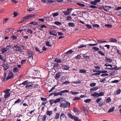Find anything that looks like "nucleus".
I'll list each match as a JSON object with an SVG mask.
<instances>
[{"instance_id": "obj_1", "label": "nucleus", "mask_w": 121, "mask_h": 121, "mask_svg": "<svg viewBox=\"0 0 121 121\" xmlns=\"http://www.w3.org/2000/svg\"><path fill=\"white\" fill-rule=\"evenodd\" d=\"M65 103H62L60 104V107L61 108L63 107L65 108H67V107H69L70 106V103L65 101Z\"/></svg>"}, {"instance_id": "obj_2", "label": "nucleus", "mask_w": 121, "mask_h": 121, "mask_svg": "<svg viewBox=\"0 0 121 121\" xmlns=\"http://www.w3.org/2000/svg\"><path fill=\"white\" fill-rule=\"evenodd\" d=\"M14 77V75L11 71H9L8 76L6 79L8 80L10 79H12Z\"/></svg>"}, {"instance_id": "obj_3", "label": "nucleus", "mask_w": 121, "mask_h": 121, "mask_svg": "<svg viewBox=\"0 0 121 121\" xmlns=\"http://www.w3.org/2000/svg\"><path fill=\"white\" fill-rule=\"evenodd\" d=\"M69 92V90H65L60 91L59 92H55L54 95V97L58 95H63L62 93H68Z\"/></svg>"}, {"instance_id": "obj_4", "label": "nucleus", "mask_w": 121, "mask_h": 121, "mask_svg": "<svg viewBox=\"0 0 121 121\" xmlns=\"http://www.w3.org/2000/svg\"><path fill=\"white\" fill-rule=\"evenodd\" d=\"M72 10L73 9L72 8H68L67 9L66 11H64L63 13L65 15H69L71 13V10Z\"/></svg>"}, {"instance_id": "obj_5", "label": "nucleus", "mask_w": 121, "mask_h": 121, "mask_svg": "<svg viewBox=\"0 0 121 121\" xmlns=\"http://www.w3.org/2000/svg\"><path fill=\"white\" fill-rule=\"evenodd\" d=\"M10 91V89H8L5 91V95L4 96V97L5 98H7L9 97L10 94L9 93V92Z\"/></svg>"}, {"instance_id": "obj_6", "label": "nucleus", "mask_w": 121, "mask_h": 121, "mask_svg": "<svg viewBox=\"0 0 121 121\" xmlns=\"http://www.w3.org/2000/svg\"><path fill=\"white\" fill-rule=\"evenodd\" d=\"M2 66L4 68V70L6 71L9 68L8 64L7 63H3Z\"/></svg>"}, {"instance_id": "obj_7", "label": "nucleus", "mask_w": 121, "mask_h": 121, "mask_svg": "<svg viewBox=\"0 0 121 121\" xmlns=\"http://www.w3.org/2000/svg\"><path fill=\"white\" fill-rule=\"evenodd\" d=\"M50 34L56 36L57 35V33L55 30H50L49 31Z\"/></svg>"}, {"instance_id": "obj_8", "label": "nucleus", "mask_w": 121, "mask_h": 121, "mask_svg": "<svg viewBox=\"0 0 121 121\" xmlns=\"http://www.w3.org/2000/svg\"><path fill=\"white\" fill-rule=\"evenodd\" d=\"M10 47L9 46H6V48H3L1 49L2 53L3 54L6 52L9 49V47Z\"/></svg>"}, {"instance_id": "obj_9", "label": "nucleus", "mask_w": 121, "mask_h": 121, "mask_svg": "<svg viewBox=\"0 0 121 121\" xmlns=\"http://www.w3.org/2000/svg\"><path fill=\"white\" fill-rule=\"evenodd\" d=\"M33 84H31L28 85H26L25 87L27 89H32L33 88V86L34 85Z\"/></svg>"}, {"instance_id": "obj_10", "label": "nucleus", "mask_w": 121, "mask_h": 121, "mask_svg": "<svg viewBox=\"0 0 121 121\" xmlns=\"http://www.w3.org/2000/svg\"><path fill=\"white\" fill-rule=\"evenodd\" d=\"M30 83V82L28 80H26L24 81L22 83H20L19 85V86H21L22 84L23 85L25 86L26 85H28V84H29Z\"/></svg>"}, {"instance_id": "obj_11", "label": "nucleus", "mask_w": 121, "mask_h": 121, "mask_svg": "<svg viewBox=\"0 0 121 121\" xmlns=\"http://www.w3.org/2000/svg\"><path fill=\"white\" fill-rule=\"evenodd\" d=\"M19 46L17 44L16 45L14 44L12 48L15 51H18Z\"/></svg>"}, {"instance_id": "obj_12", "label": "nucleus", "mask_w": 121, "mask_h": 121, "mask_svg": "<svg viewBox=\"0 0 121 121\" xmlns=\"http://www.w3.org/2000/svg\"><path fill=\"white\" fill-rule=\"evenodd\" d=\"M61 73L59 72L56 73L55 77V78L56 79H58L59 78L61 75Z\"/></svg>"}, {"instance_id": "obj_13", "label": "nucleus", "mask_w": 121, "mask_h": 121, "mask_svg": "<svg viewBox=\"0 0 121 121\" xmlns=\"http://www.w3.org/2000/svg\"><path fill=\"white\" fill-rule=\"evenodd\" d=\"M111 8V6H104V10L106 11L107 12L108 10Z\"/></svg>"}, {"instance_id": "obj_14", "label": "nucleus", "mask_w": 121, "mask_h": 121, "mask_svg": "<svg viewBox=\"0 0 121 121\" xmlns=\"http://www.w3.org/2000/svg\"><path fill=\"white\" fill-rule=\"evenodd\" d=\"M69 66L68 65H65L62 66V69L63 70H67L69 69Z\"/></svg>"}, {"instance_id": "obj_15", "label": "nucleus", "mask_w": 121, "mask_h": 121, "mask_svg": "<svg viewBox=\"0 0 121 121\" xmlns=\"http://www.w3.org/2000/svg\"><path fill=\"white\" fill-rule=\"evenodd\" d=\"M64 99L63 98H60L56 99L54 100L55 103L56 104L57 103L59 102L61 99Z\"/></svg>"}, {"instance_id": "obj_16", "label": "nucleus", "mask_w": 121, "mask_h": 121, "mask_svg": "<svg viewBox=\"0 0 121 121\" xmlns=\"http://www.w3.org/2000/svg\"><path fill=\"white\" fill-rule=\"evenodd\" d=\"M40 22H35L32 21L29 23V24H33L34 25H37L39 24V23Z\"/></svg>"}, {"instance_id": "obj_17", "label": "nucleus", "mask_w": 121, "mask_h": 121, "mask_svg": "<svg viewBox=\"0 0 121 121\" xmlns=\"http://www.w3.org/2000/svg\"><path fill=\"white\" fill-rule=\"evenodd\" d=\"M91 95L92 96L94 97H99L98 93L96 92H95L94 93L91 94Z\"/></svg>"}, {"instance_id": "obj_18", "label": "nucleus", "mask_w": 121, "mask_h": 121, "mask_svg": "<svg viewBox=\"0 0 121 121\" xmlns=\"http://www.w3.org/2000/svg\"><path fill=\"white\" fill-rule=\"evenodd\" d=\"M98 89V86H96L93 88H91L90 89V91H91V93L93 92V91H95Z\"/></svg>"}, {"instance_id": "obj_19", "label": "nucleus", "mask_w": 121, "mask_h": 121, "mask_svg": "<svg viewBox=\"0 0 121 121\" xmlns=\"http://www.w3.org/2000/svg\"><path fill=\"white\" fill-rule=\"evenodd\" d=\"M65 117H66L65 114L62 112L61 113L60 116V119L61 120L62 119V118H64Z\"/></svg>"}, {"instance_id": "obj_20", "label": "nucleus", "mask_w": 121, "mask_h": 121, "mask_svg": "<svg viewBox=\"0 0 121 121\" xmlns=\"http://www.w3.org/2000/svg\"><path fill=\"white\" fill-rule=\"evenodd\" d=\"M13 72L14 73H18L19 72V70L18 68L16 67H14L13 69Z\"/></svg>"}, {"instance_id": "obj_21", "label": "nucleus", "mask_w": 121, "mask_h": 121, "mask_svg": "<svg viewBox=\"0 0 121 121\" xmlns=\"http://www.w3.org/2000/svg\"><path fill=\"white\" fill-rule=\"evenodd\" d=\"M110 42H112L114 43H116L117 42V39H113V38H111L109 40Z\"/></svg>"}, {"instance_id": "obj_22", "label": "nucleus", "mask_w": 121, "mask_h": 121, "mask_svg": "<svg viewBox=\"0 0 121 121\" xmlns=\"http://www.w3.org/2000/svg\"><path fill=\"white\" fill-rule=\"evenodd\" d=\"M83 111L84 112V114L85 115H86L88 113V112L87 108H86V107L84 108Z\"/></svg>"}, {"instance_id": "obj_23", "label": "nucleus", "mask_w": 121, "mask_h": 121, "mask_svg": "<svg viewBox=\"0 0 121 121\" xmlns=\"http://www.w3.org/2000/svg\"><path fill=\"white\" fill-rule=\"evenodd\" d=\"M54 61L56 62L60 63L61 62V59L59 58H56L55 59Z\"/></svg>"}, {"instance_id": "obj_24", "label": "nucleus", "mask_w": 121, "mask_h": 121, "mask_svg": "<svg viewBox=\"0 0 121 121\" xmlns=\"http://www.w3.org/2000/svg\"><path fill=\"white\" fill-rule=\"evenodd\" d=\"M68 26L69 27H74L75 26V25L73 22H69L68 24Z\"/></svg>"}, {"instance_id": "obj_25", "label": "nucleus", "mask_w": 121, "mask_h": 121, "mask_svg": "<svg viewBox=\"0 0 121 121\" xmlns=\"http://www.w3.org/2000/svg\"><path fill=\"white\" fill-rule=\"evenodd\" d=\"M59 64L58 63H55L53 67L54 69H57L58 67L59 66Z\"/></svg>"}, {"instance_id": "obj_26", "label": "nucleus", "mask_w": 121, "mask_h": 121, "mask_svg": "<svg viewBox=\"0 0 121 121\" xmlns=\"http://www.w3.org/2000/svg\"><path fill=\"white\" fill-rule=\"evenodd\" d=\"M4 73L3 76L2 78V79H3L2 80L3 81H4V79H6L5 78L6 77V73L5 71H4Z\"/></svg>"}, {"instance_id": "obj_27", "label": "nucleus", "mask_w": 121, "mask_h": 121, "mask_svg": "<svg viewBox=\"0 0 121 121\" xmlns=\"http://www.w3.org/2000/svg\"><path fill=\"white\" fill-rule=\"evenodd\" d=\"M68 116L70 118L72 119H74L75 118V117H74V116H73L72 114L70 113H69L68 114Z\"/></svg>"}, {"instance_id": "obj_28", "label": "nucleus", "mask_w": 121, "mask_h": 121, "mask_svg": "<svg viewBox=\"0 0 121 121\" xmlns=\"http://www.w3.org/2000/svg\"><path fill=\"white\" fill-rule=\"evenodd\" d=\"M105 60L109 63H111L112 61V60L111 59L109 58L106 57H105Z\"/></svg>"}, {"instance_id": "obj_29", "label": "nucleus", "mask_w": 121, "mask_h": 121, "mask_svg": "<svg viewBox=\"0 0 121 121\" xmlns=\"http://www.w3.org/2000/svg\"><path fill=\"white\" fill-rule=\"evenodd\" d=\"M73 52V51H72V50H70L67 51L65 53V54H66V55H65V56L66 55H68V54H69L72 53Z\"/></svg>"}, {"instance_id": "obj_30", "label": "nucleus", "mask_w": 121, "mask_h": 121, "mask_svg": "<svg viewBox=\"0 0 121 121\" xmlns=\"http://www.w3.org/2000/svg\"><path fill=\"white\" fill-rule=\"evenodd\" d=\"M60 114L58 113H56L55 118L56 119H58L59 117Z\"/></svg>"}, {"instance_id": "obj_31", "label": "nucleus", "mask_w": 121, "mask_h": 121, "mask_svg": "<svg viewBox=\"0 0 121 121\" xmlns=\"http://www.w3.org/2000/svg\"><path fill=\"white\" fill-rule=\"evenodd\" d=\"M115 107H113L112 108H110L108 111V113L110 112H112L114 110Z\"/></svg>"}, {"instance_id": "obj_32", "label": "nucleus", "mask_w": 121, "mask_h": 121, "mask_svg": "<svg viewBox=\"0 0 121 121\" xmlns=\"http://www.w3.org/2000/svg\"><path fill=\"white\" fill-rule=\"evenodd\" d=\"M28 15L30 19L34 17L35 16V15H34L32 14H31Z\"/></svg>"}, {"instance_id": "obj_33", "label": "nucleus", "mask_w": 121, "mask_h": 121, "mask_svg": "<svg viewBox=\"0 0 121 121\" xmlns=\"http://www.w3.org/2000/svg\"><path fill=\"white\" fill-rule=\"evenodd\" d=\"M23 19L25 21L30 19L28 15H27L26 16L23 17Z\"/></svg>"}, {"instance_id": "obj_34", "label": "nucleus", "mask_w": 121, "mask_h": 121, "mask_svg": "<svg viewBox=\"0 0 121 121\" xmlns=\"http://www.w3.org/2000/svg\"><path fill=\"white\" fill-rule=\"evenodd\" d=\"M111 99L110 97H109L107 98V99L106 101V103H108L111 101Z\"/></svg>"}, {"instance_id": "obj_35", "label": "nucleus", "mask_w": 121, "mask_h": 121, "mask_svg": "<svg viewBox=\"0 0 121 121\" xmlns=\"http://www.w3.org/2000/svg\"><path fill=\"white\" fill-rule=\"evenodd\" d=\"M46 45L47 46H48L49 47L52 46V44L50 43L47 40L46 42Z\"/></svg>"}, {"instance_id": "obj_36", "label": "nucleus", "mask_w": 121, "mask_h": 121, "mask_svg": "<svg viewBox=\"0 0 121 121\" xmlns=\"http://www.w3.org/2000/svg\"><path fill=\"white\" fill-rule=\"evenodd\" d=\"M49 101L50 102V104L51 105L52 104L54 103H55V101L54 99H50L49 100Z\"/></svg>"}, {"instance_id": "obj_37", "label": "nucleus", "mask_w": 121, "mask_h": 121, "mask_svg": "<svg viewBox=\"0 0 121 121\" xmlns=\"http://www.w3.org/2000/svg\"><path fill=\"white\" fill-rule=\"evenodd\" d=\"M97 43H101L104 42H107L105 41H104L102 40H97Z\"/></svg>"}, {"instance_id": "obj_38", "label": "nucleus", "mask_w": 121, "mask_h": 121, "mask_svg": "<svg viewBox=\"0 0 121 121\" xmlns=\"http://www.w3.org/2000/svg\"><path fill=\"white\" fill-rule=\"evenodd\" d=\"M92 49L94 50L95 51H98L99 50V49L97 47H93L92 48Z\"/></svg>"}, {"instance_id": "obj_39", "label": "nucleus", "mask_w": 121, "mask_h": 121, "mask_svg": "<svg viewBox=\"0 0 121 121\" xmlns=\"http://www.w3.org/2000/svg\"><path fill=\"white\" fill-rule=\"evenodd\" d=\"M34 55V52H31V54L29 55V57L30 58H31L32 60L33 59V56Z\"/></svg>"}, {"instance_id": "obj_40", "label": "nucleus", "mask_w": 121, "mask_h": 121, "mask_svg": "<svg viewBox=\"0 0 121 121\" xmlns=\"http://www.w3.org/2000/svg\"><path fill=\"white\" fill-rule=\"evenodd\" d=\"M47 117L46 116L44 115L41 118L42 121H45Z\"/></svg>"}, {"instance_id": "obj_41", "label": "nucleus", "mask_w": 121, "mask_h": 121, "mask_svg": "<svg viewBox=\"0 0 121 121\" xmlns=\"http://www.w3.org/2000/svg\"><path fill=\"white\" fill-rule=\"evenodd\" d=\"M54 24L57 25L59 26L61 25V23L59 21H55L54 22Z\"/></svg>"}, {"instance_id": "obj_42", "label": "nucleus", "mask_w": 121, "mask_h": 121, "mask_svg": "<svg viewBox=\"0 0 121 121\" xmlns=\"http://www.w3.org/2000/svg\"><path fill=\"white\" fill-rule=\"evenodd\" d=\"M11 38H12L13 40H16L17 39V37L14 35H13L11 37Z\"/></svg>"}, {"instance_id": "obj_43", "label": "nucleus", "mask_w": 121, "mask_h": 121, "mask_svg": "<svg viewBox=\"0 0 121 121\" xmlns=\"http://www.w3.org/2000/svg\"><path fill=\"white\" fill-rule=\"evenodd\" d=\"M52 113V111H47L46 114L47 115H48L49 116H50Z\"/></svg>"}, {"instance_id": "obj_44", "label": "nucleus", "mask_w": 121, "mask_h": 121, "mask_svg": "<svg viewBox=\"0 0 121 121\" xmlns=\"http://www.w3.org/2000/svg\"><path fill=\"white\" fill-rule=\"evenodd\" d=\"M95 5H91L89 7L91 8H92L93 9H97V6H95Z\"/></svg>"}, {"instance_id": "obj_45", "label": "nucleus", "mask_w": 121, "mask_h": 121, "mask_svg": "<svg viewBox=\"0 0 121 121\" xmlns=\"http://www.w3.org/2000/svg\"><path fill=\"white\" fill-rule=\"evenodd\" d=\"M98 53L102 56H104V53H103L101 51L99 50L98 52Z\"/></svg>"}, {"instance_id": "obj_46", "label": "nucleus", "mask_w": 121, "mask_h": 121, "mask_svg": "<svg viewBox=\"0 0 121 121\" xmlns=\"http://www.w3.org/2000/svg\"><path fill=\"white\" fill-rule=\"evenodd\" d=\"M21 102V99H18V100L15 102V103L13 105H14L16 104L19 103Z\"/></svg>"}, {"instance_id": "obj_47", "label": "nucleus", "mask_w": 121, "mask_h": 121, "mask_svg": "<svg viewBox=\"0 0 121 121\" xmlns=\"http://www.w3.org/2000/svg\"><path fill=\"white\" fill-rule=\"evenodd\" d=\"M79 72L80 73H85L86 72V71L84 69H81L79 70Z\"/></svg>"}, {"instance_id": "obj_48", "label": "nucleus", "mask_w": 121, "mask_h": 121, "mask_svg": "<svg viewBox=\"0 0 121 121\" xmlns=\"http://www.w3.org/2000/svg\"><path fill=\"white\" fill-rule=\"evenodd\" d=\"M27 32L28 33H30V34H31L33 33V31L32 30L29 28H28L27 30Z\"/></svg>"}, {"instance_id": "obj_49", "label": "nucleus", "mask_w": 121, "mask_h": 121, "mask_svg": "<svg viewBox=\"0 0 121 121\" xmlns=\"http://www.w3.org/2000/svg\"><path fill=\"white\" fill-rule=\"evenodd\" d=\"M90 3L91 4L94 5H96L97 4L96 3L95 0H94V1H91Z\"/></svg>"}, {"instance_id": "obj_50", "label": "nucleus", "mask_w": 121, "mask_h": 121, "mask_svg": "<svg viewBox=\"0 0 121 121\" xmlns=\"http://www.w3.org/2000/svg\"><path fill=\"white\" fill-rule=\"evenodd\" d=\"M96 84V83L94 82L91 83L90 84V86L91 87H94L95 86Z\"/></svg>"}, {"instance_id": "obj_51", "label": "nucleus", "mask_w": 121, "mask_h": 121, "mask_svg": "<svg viewBox=\"0 0 121 121\" xmlns=\"http://www.w3.org/2000/svg\"><path fill=\"white\" fill-rule=\"evenodd\" d=\"M85 25L87 27L88 29H89L92 28V27L91 26L88 24H86Z\"/></svg>"}, {"instance_id": "obj_52", "label": "nucleus", "mask_w": 121, "mask_h": 121, "mask_svg": "<svg viewBox=\"0 0 121 121\" xmlns=\"http://www.w3.org/2000/svg\"><path fill=\"white\" fill-rule=\"evenodd\" d=\"M53 17H55L57 16L58 15V13L57 12H56L52 14Z\"/></svg>"}, {"instance_id": "obj_53", "label": "nucleus", "mask_w": 121, "mask_h": 121, "mask_svg": "<svg viewBox=\"0 0 121 121\" xmlns=\"http://www.w3.org/2000/svg\"><path fill=\"white\" fill-rule=\"evenodd\" d=\"M81 98L80 97H75L73 99V100L76 101L79 100Z\"/></svg>"}, {"instance_id": "obj_54", "label": "nucleus", "mask_w": 121, "mask_h": 121, "mask_svg": "<svg viewBox=\"0 0 121 121\" xmlns=\"http://www.w3.org/2000/svg\"><path fill=\"white\" fill-rule=\"evenodd\" d=\"M56 85H55L54 86L52 87L50 90L48 92L50 93L51 91H52L54 90V89H55L56 87Z\"/></svg>"}, {"instance_id": "obj_55", "label": "nucleus", "mask_w": 121, "mask_h": 121, "mask_svg": "<svg viewBox=\"0 0 121 121\" xmlns=\"http://www.w3.org/2000/svg\"><path fill=\"white\" fill-rule=\"evenodd\" d=\"M35 50H36L37 51V52H39V53H40L42 52H43V51H41L42 50H41V51H40V50H39V49L37 47H35Z\"/></svg>"}, {"instance_id": "obj_56", "label": "nucleus", "mask_w": 121, "mask_h": 121, "mask_svg": "<svg viewBox=\"0 0 121 121\" xmlns=\"http://www.w3.org/2000/svg\"><path fill=\"white\" fill-rule=\"evenodd\" d=\"M74 121H81V120L79 119L78 117H76L74 119Z\"/></svg>"}, {"instance_id": "obj_57", "label": "nucleus", "mask_w": 121, "mask_h": 121, "mask_svg": "<svg viewBox=\"0 0 121 121\" xmlns=\"http://www.w3.org/2000/svg\"><path fill=\"white\" fill-rule=\"evenodd\" d=\"M102 99V98L101 97L99 98L96 100V102L97 104H98L100 100Z\"/></svg>"}, {"instance_id": "obj_58", "label": "nucleus", "mask_w": 121, "mask_h": 121, "mask_svg": "<svg viewBox=\"0 0 121 121\" xmlns=\"http://www.w3.org/2000/svg\"><path fill=\"white\" fill-rule=\"evenodd\" d=\"M70 92L72 94H73V95L77 94H78L79 93L78 92H76V91L75 92H74V91L73 92V91H70Z\"/></svg>"}, {"instance_id": "obj_59", "label": "nucleus", "mask_w": 121, "mask_h": 121, "mask_svg": "<svg viewBox=\"0 0 121 121\" xmlns=\"http://www.w3.org/2000/svg\"><path fill=\"white\" fill-rule=\"evenodd\" d=\"M91 100V99H86L84 101L86 103H88L90 102Z\"/></svg>"}, {"instance_id": "obj_60", "label": "nucleus", "mask_w": 121, "mask_h": 121, "mask_svg": "<svg viewBox=\"0 0 121 121\" xmlns=\"http://www.w3.org/2000/svg\"><path fill=\"white\" fill-rule=\"evenodd\" d=\"M108 74L107 73H104L103 74L101 75L100 76L103 77H104L105 76H108Z\"/></svg>"}, {"instance_id": "obj_61", "label": "nucleus", "mask_w": 121, "mask_h": 121, "mask_svg": "<svg viewBox=\"0 0 121 121\" xmlns=\"http://www.w3.org/2000/svg\"><path fill=\"white\" fill-rule=\"evenodd\" d=\"M77 4L81 7H84L85 6V5L84 4H81L79 3H77Z\"/></svg>"}, {"instance_id": "obj_62", "label": "nucleus", "mask_w": 121, "mask_h": 121, "mask_svg": "<svg viewBox=\"0 0 121 121\" xmlns=\"http://www.w3.org/2000/svg\"><path fill=\"white\" fill-rule=\"evenodd\" d=\"M73 82L74 84H78V83H80L81 82L80 81L78 80L77 81H73Z\"/></svg>"}, {"instance_id": "obj_63", "label": "nucleus", "mask_w": 121, "mask_h": 121, "mask_svg": "<svg viewBox=\"0 0 121 121\" xmlns=\"http://www.w3.org/2000/svg\"><path fill=\"white\" fill-rule=\"evenodd\" d=\"M99 97L103 96L104 95V93L103 92H101L98 93Z\"/></svg>"}, {"instance_id": "obj_64", "label": "nucleus", "mask_w": 121, "mask_h": 121, "mask_svg": "<svg viewBox=\"0 0 121 121\" xmlns=\"http://www.w3.org/2000/svg\"><path fill=\"white\" fill-rule=\"evenodd\" d=\"M121 91L120 89H119L118 90H117V94L118 95L120 94V93L121 92Z\"/></svg>"}]
</instances>
